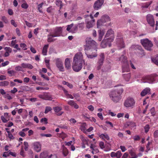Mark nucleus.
<instances>
[{"label":"nucleus","mask_w":158,"mask_h":158,"mask_svg":"<svg viewBox=\"0 0 158 158\" xmlns=\"http://www.w3.org/2000/svg\"><path fill=\"white\" fill-rule=\"evenodd\" d=\"M86 44L84 46L85 50L94 51L95 53L97 51V43L91 38H87L85 40Z\"/></svg>","instance_id":"obj_1"},{"label":"nucleus","mask_w":158,"mask_h":158,"mask_svg":"<svg viewBox=\"0 0 158 158\" xmlns=\"http://www.w3.org/2000/svg\"><path fill=\"white\" fill-rule=\"evenodd\" d=\"M119 60L123 64V72H128L129 71L128 63L126 56L122 55L119 58Z\"/></svg>","instance_id":"obj_2"},{"label":"nucleus","mask_w":158,"mask_h":158,"mask_svg":"<svg viewBox=\"0 0 158 158\" xmlns=\"http://www.w3.org/2000/svg\"><path fill=\"white\" fill-rule=\"evenodd\" d=\"M84 17L85 19L86 28L89 29L92 27L95 22V19H94L93 15L91 14L90 15H85Z\"/></svg>","instance_id":"obj_3"},{"label":"nucleus","mask_w":158,"mask_h":158,"mask_svg":"<svg viewBox=\"0 0 158 158\" xmlns=\"http://www.w3.org/2000/svg\"><path fill=\"white\" fill-rule=\"evenodd\" d=\"M141 43L145 49L148 51L151 50V48L153 46L152 42L148 39H145L141 40Z\"/></svg>","instance_id":"obj_4"},{"label":"nucleus","mask_w":158,"mask_h":158,"mask_svg":"<svg viewBox=\"0 0 158 158\" xmlns=\"http://www.w3.org/2000/svg\"><path fill=\"white\" fill-rule=\"evenodd\" d=\"M83 63L73 61L72 68L73 70L76 72H79L82 68Z\"/></svg>","instance_id":"obj_5"},{"label":"nucleus","mask_w":158,"mask_h":158,"mask_svg":"<svg viewBox=\"0 0 158 158\" xmlns=\"http://www.w3.org/2000/svg\"><path fill=\"white\" fill-rule=\"evenodd\" d=\"M134 100L132 98H128L125 101L124 103V106L127 107H132L135 104Z\"/></svg>","instance_id":"obj_6"},{"label":"nucleus","mask_w":158,"mask_h":158,"mask_svg":"<svg viewBox=\"0 0 158 158\" xmlns=\"http://www.w3.org/2000/svg\"><path fill=\"white\" fill-rule=\"evenodd\" d=\"M62 28L61 27H56L54 30L53 32H51L49 35L52 36L53 37L60 36L62 34Z\"/></svg>","instance_id":"obj_7"},{"label":"nucleus","mask_w":158,"mask_h":158,"mask_svg":"<svg viewBox=\"0 0 158 158\" xmlns=\"http://www.w3.org/2000/svg\"><path fill=\"white\" fill-rule=\"evenodd\" d=\"M114 40V38H108L106 39H103L102 41L101 45L102 48H104L106 47L108 45L109 47L111 46L110 43Z\"/></svg>","instance_id":"obj_8"},{"label":"nucleus","mask_w":158,"mask_h":158,"mask_svg":"<svg viewBox=\"0 0 158 158\" xmlns=\"http://www.w3.org/2000/svg\"><path fill=\"white\" fill-rule=\"evenodd\" d=\"M54 60L55 62L56 65L60 71H64V68L63 66V64L61 60L59 58H56Z\"/></svg>","instance_id":"obj_9"},{"label":"nucleus","mask_w":158,"mask_h":158,"mask_svg":"<svg viewBox=\"0 0 158 158\" xmlns=\"http://www.w3.org/2000/svg\"><path fill=\"white\" fill-rule=\"evenodd\" d=\"M73 61L83 63L85 62L82 53L81 52L77 53L73 57Z\"/></svg>","instance_id":"obj_10"},{"label":"nucleus","mask_w":158,"mask_h":158,"mask_svg":"<svg viewBox=\"0 0 158 158\" xmlns=\"http://www.w3.org/2000/svg\"><path fill=\"white\" fill-rule=\"evenodd\" d=\"M146 19L148 23L150 26L153 27L155 26V21L153 16L151 14H149L146 16Z\"/></svg>","instance_id":"obj_11"},{"label":"nucleus","mask_w":158,"mask_h":158,"mask_svg":"<svg viewBox=\"0 0 158 158\" xmlns=\"http://www.w3.org/2000/svg\"><path fill=\"white\" fill-rule=\"evenodd\" d=\"M104 2L103 0H97L94 2L93 8L94 10H97L101 8Z\"/></svg>","instance_id":"obj_12"},{"label":"nucleus","mask_w":158,"mask_h":158,"mask_svg":"<svg viewBox=\"0 0 158 158\" xmlns=\"http://www.w3.org/2000/svg\"><path fill=\"white\" fill-rule=\"evenodd\" d=\"M105 56L104 53H101L99 55V58L97 62V64L98 65V69L101 68V66L102 65Z\"/></svg>","instance_id":"obj_13"},{"label":"nucleus","mask_w":158,"mask_h":158,"mask_svg":"<svg viewBox=\"0 0 158 158\" xmlns=\"http://www.w3.org/2000/svg\"><path fill=\"white\" fill-rule=\"evenodd\" d=\"M85 51V52L86 55L89 58L92 59L94 57H96L97 56V55L96 54L97 52L94 53V51Z\"/></svg>","instance_id":"obj_14"},{"label":"nucleus","mask_w":158,"mask_h":158,"mask_svg":"<svg viewBox=\"0 0 158 158\" xmlns=\"http://www.w3.org/2000/svg\"><path fill=\"white\" fill-rule=\"evenodd\" d=\"M116 40L118 46V47L119 48V49L124 48L125 44L123 38H118Z\"/></svg>","instance_id":"obj_15"},{"label":"nucleus","mask_w":158,"mask_h":158,"mask_svg":"<svg viewBox=\"0 0 158 158\" xmlns=\"http://www.w3.org/2000/svg\"><path fill=\"white\" fill-rule=\"evenodd\" d=\"M34 149L37 152H40L41 150V146L40 143L35 142L33 143Z\"/></svg>","instance_id":"obj_16"},{"label":"nucleus","mask_w":158,"mask_h":158,"mask_svg":"<svg viewBox=\"0 0 158 158\" xmlns=\"http://www.w3.org/2000/svg\"><path fill=\"white\" fill-rule=\"evenodd\" d=\"M38 97L45 100H51L52 99V98L46 93H44L43 94H40L38 95Z\"/></svg>","instance_id":"obj_17"},{"label":"nucleus","mask_w":158,"mask_h":158,"mask_svg":"<svg viewBox=\"0 0 158 158\" xmlns=\"http://www.w3.org/2000/svg\"><path fill=\"white\" fill-rule=\"evenodd\" d=\"M150 93V89L149 88H146L143 89L141 93V96L143 97L147 94H149Z\"/></svg>","instance_id":"obj_18"},{"label":"nucleus","mask_w":158,"mask_h":158,"mask_svg":"<svg viewBox=\"0 0 158 158\" xmlns=\"http://www.w3.org/2000/svg\"><path fill=\"white\" fill-rule=\"evenodd\" d=\"M137 47L138 48V50L137 51L138 55L140 57L144 56L145 54L143 50L142 49L141 47L139 46H138Z\"/></svg>","instance_id":"obj_19"},{"label":"nucleus","mask_w":158,"mask_h":158,"mask_svg":"<svg viewBox=\"0 0 158 158\" xmlns=\"http://www.w3.org/2000/svg\"><path fill=\"white\" fill-rule=\"evenodd\" d=\"M118 95L117 94V92H116L115 90L112 92L110 94V98H113L114 97H115V101H118Z\"/></svg>","instance_id":"obj_20"},{"label":"nucleus","mask_w":158,"mask_h":158,"mask_svg":"<svg viewBox=\"0 0 158 158\" xmlns=\"http://www.w3.org/2000/svg\"><path fill=\"white\" fill-rule=\"evenodd\" d=\"M65 68L67 69H70L71 68V65L70 64V61L68 58L65 59L64 62Z\"/></svg>","instance_id":"obj_21"},{"label":"nucleus","mask_w":158,"mask_h":158,"mask_svg":"<svg viewBox=\"0 0 158 158\" xmlns=\"http://www.w3.org/2000/svg\"><path fill=\"white\" fill-rule=\"evenodd\" d=\"M22 67L23 68H27L29 69H32L33 68V66L30 64L23 63L21 64Z\"/></svg>","instance_id":"obj_22"},{"label":"nucleus","mask_w":158,"mask_h":158,"mask_svg":"<svg viewBox=\"0 0 158 158\" xmlns=\"http://www.w3.org/2000/svg\"><path fill=\"white\" fill-rule=\"evenodd\" d=\"M68 104L72 106H74L75 109H78L79 108L78 106L73 100H70L68 101Z\"/></svg>","instance_id":"obj_23"},{"label":"nucleus","mask_w":158,"mask_h":158,"mask_svg":"<svg viewBox=\"0 0 158 158\" xmlns=\"http://www.w3.org/2000/svg\"><path fill=\"white\" fill-rule=\"evenodd\" d=\"M101 19L104 23L110 21V17L108 15H103Z\"/></svg>","instance_id":"obj_24"},{"label":"nucleus","mask_w":158,"mask_h":158,"mask_svg":"<svg viewBox=\"0 0 158 158\" xmlns=\"http://www.w3.org/2000/svg\"><path fill=\"white\" fill-rule=\"evenodd\" d=\"M99 136L101 138L104 140H105V139L107 140H109L110 139V137L109 135L106 133L102 134L100 135Z\"/></svg>","instance_id":"obj_25"},{"label":"nucleus","mask_w":158,"mask_h":158,"mask_svg":"<svg viewBox=\"0 0 158 158\" xmlns=\"http://www.w3.org/2000/svg\"><path fill=\"white\" fill-rule=\"evenodd\" d=\"M62 152L63 155L64 156H66L68 154L69 151L67 148L65 147L64 145H63L62 146Z\"/></svg>","instance_id":"obj_26"},{"label":"nucleus","mask_w":158,"mask_h":158,"mask_svg":"<svg viewBox=\"0 0 158 158\" xmlns=\"http://www.w3.org/2000/svg\"><path fill=\"white\" fill-rule=\"evenodd\" d=\"M48 45L46 44L45 45L42 50V53L45 56L47 55V53L48 51Z\"/></svg>","instance_id":"obj_27"},{"label":"nucleus","mask_w":158,"mask_h":158,"mask_svg":"<svg viewBox=\"0 0 158 158\" xmlns=\"http://www.w3.org/2000/svg\"><path fill=\"white\" fill-rule=\"evenodd\" d=\"M55 3L56 6L60 7V9L62 7L63 4L60 0H55Z\"/></svg>","instance_id":"obj_28"},{"label":"nucleus","mask_w":158,"mask_h":158,"mask_svg":"<svg viewBox=\"0 0 158 158\" xmlns=\"http://www.w3.org/2000/svg\"><path fill=\"white\" fill-rule=\"evenodd\" d=\"M99 37L98 40L100 41L102 40V37L104 35V32L103 30H100L98 31Z\"/></svg>","instance_id":"obj_29"},{"label":"nucleus","mask_w":158,"mask_h":158,"mask_svg":"<svg viewBox=\"0 0 158 158\" xmlns=\"http://www.w3.org/2000/svg\"><path fill=\"white\" fill-rule=\"evenodd\" d=\"M152 2L151 1L150 2H147L142 4L141 7L142 8H148V6L152 3Z\"/></svg>","instance_id":"obj_30"},{"label":"nucleus","mask_w":158,"mask_h":158,"mask_svg":"<svg viewBox=\"0 0 158 158\" xmlns=\"http://www.w3.org/2000/svg\"><path fill=\"white\" fill-rule=\"evenodd\" d=\"M114 32L111 29H110V30H108L107 31L105 36H106V37H109V36H110V35H113L114 34ZM112 36H113V35L111 36V37H112L111 38H114V37H112Z\"/></svg>","instance_id":"obj_31"},{"label":"nucleus","mask_w":158,"mask_h":158,"mask_svg":"<svg viewBox=\"0 0 158 158\" xmlns=\"http://www.w3.org/2000/svg\"><path fill=\"white\" fill-rule=\"evenodd\" d=\"M48 156V152L47 151H44L41 153L40 158H46Z\"/></svg>","instance_id":"obj_32"},{"label":"nucleus","mask_w":158,"mask_h":158,"mask_svg":"<svg viewBox=\"0 0 158 158\" xmlns=\"http://www.w3.org/2000/svg\"><path fill=\"white\" fill-rule=\"evenodd\" d=\"M124 78L127 81H129L131 77V74L130 73L124 74L123 75Z\"/></svg>","instance_id":"obj_33"},{"label":"nucleus","mask_w":158,"mask_h":158,"mask_svg":"<svg viewBox=\"0 0 158 158\" xmlns=\"http://www.w3.org/2000/svg\"><path fill=\"white\" fill-rule=\"evenodd\" d=\"M9 82L7 81L0 82V86H6L9 85Z\"/></svg>","instance_id":"obj_34"},{"label":"nucleus","mask_w":158,"mask_h":158,"mask_svg":"<svg viewBox=\"0 0 158 158\" xmlns=\"http://www.w3.org/2000/svg\"><path fill=\"white\" fill-rule=\"evenodd\" d=\"M55 112L58 113L62 110V108L60 106L54 107L53 108Z\"/></svg>","instance_id":"obj_35"},{"label":"nucleus","mask_w":158,"mask_h":158,"mask_svg":"<svg viewBox=\"0 0 158 158\" xmlns=\"http://www.w3.org/2000/svg\"><path fill=\"white\" fill-rule=\"evenodd\" d=\"M50 35L51 33L48 35V38L47 39V41L49 42H53L55 41V40L52 39V37H53L52 36L49 35Z\"/></svg>","instance_id":"obj_36"},{"label":"nucleus","mask_w":158,"mask_h":158,"mask_svg":"<svg viewBox=\"0 0 158 158\" xmlns=\"http://www.w3.org/2000/svg\"><path fill=\"white\" fill-rule=\"evenodd\" d=\"M152 60L155 64L158 66V55L155 58H152Z\"/></svg>","instance_id":"obj_37"},{"label":"nucleus","mask_w":158,"mask_h":158,"mask_svg":"<svg viewBox=\"0 0 158 158\" xmlns=\"http://www.w3.org/2000/svg\"><path fill=\"white\" fill-rule=\"evenodd\" d=\"M131 156H132L131 158H137L138 156L132 150H131L129 152Z\"/></svg>","instance_id":"obj_38"},{"label":"nucleus","mask_w":158,"mask_h":158,"mask_svg":"<svg viewBox=\"0 0 158 158\" xmlns=\"http://www.w3.org/2000/svg\"><path fill=\"white\" fill-rule=\"evenodd\" d=\"M104 23L101 19L100 20H98L97 22V27L98 28L100 26L102 25Z\"/></svg>","instance_id":"obj_39"},{"label":"nucleus","mask_w":158,"mask_h":158,"mask_svg":"<svg viewBox=\"0 0 158 158\" xmlns=\"http://www.w3.org/2000/svg\"><path fill=\"white\" fill-rule=\"evenodd\" d=\"M77 26L80 30H82L84 27V23H79L77 25Z\"/></svg>","instance_id":"obj_40"},{"label":"nucleus","mask_w":158,"mask_h":158,"mask_svg":"<svg viewBox=\"0 0 158 158\" xmlns=\"http://www.w3.org/2000/svg\"><path fill=\"white\" fill-rule=\"evenodd\" d=\"M43 4V2H42L38 5V10L40 13H43L42 10L40 9L42 8Z\"/></svg>","instance_id":"obj_41"},{"label":"nucleus","mask_w":158,"mask_h":158,"mask_svg":"<svg viewBox=\"0 0 158 158\" xmlns=\"http://www.w3.org/2000/svg\"><path fill=\"white\" fill-rule=\"evenodd\" d=\"M116 92H117V94L118 95H120L123 92V88H121L119 89H117L116 90H115Z\"/></svg>","instance_id":"obj_42"},{"label":"nucleus","mask_w":158,"mask_h":158,"mask_svg":"<svg viewBox=\"0 0 158 158\" xmlns=\"http://www.w3.org/2000/svg\"><path fill=\"white\" fill-rule=\"evenodd\" d=\"M22 66H17L15 67V70L18 71H23V69Z\"/></svg>","instance_id":"obj_43"},{"label":"nucleus","mask_w":158,"mask_h":158,"mask_svg":"<svg viewBox=\"0 0 158 158\" xmlns=\"http://www.w3.org/2000/svg\"><path fill=\"white\" fill-rule=\"evenodd\" d=\"M8 135V137L10 139H15V137L12 135L10 133V131H7Z\"/></svg>","instance_id":"obj_44"},{"label":"nucleus","mask_w":158,"mask_h":158,"mask_svg":"<svg viewBox=\"0 0 158 158\" xmlns=\"http://www.w3.org/2000/svg\"><path fill=\"white\" fill-rule=\"evenodd\" d=\"M1 118L2 122L4 123H6L8 121V120H9V119L8 120H7V118H6L5 117H4V116H3V115L1 116Z\"/></svg>","instance_id":"obj_45"},{"label":"nucleus","mask_w":158,"mask_h":158,"mask_svg":"<svg viewBox=\"0 0 158 158\" xmlns=\"http://www.w3.org/2000/svg\"><path fill=\"white\" fill-rule=\"evenodd\" d=\"M52 109L49 106H47L46 107V109L45 110L44 113L45 114H47L49 111H51Z\"/></svg>","instance_id":"obj_46"},{"label":"nucleus","mask_w":158,"mask_h":158,"mask_svg":"<svg viewBox=\"0 0 158 158\" xmlns=\"http://www.w3.org/2000/svg\"><path fill=\"white\" fill-rule=\"evenodd\" d=\"M7 73L8 74L10 75V76H12L13 75H14L15 73V72L14 70H12L8 71Z\"/></svg>","instance_id":"obj_47"},{"label":"nucleus","mask_w":158,"mask_h":158,"mask_svg":"<svg viewBox=\"0 0 158 158\" xmlns=\"http://www.w3.org/2000/svg\"><path fill=\"white\" fill-rule=\"evenodd\" d=\"M116 158H120L122 155V153L120 151H118L116 152Z\"/></svg>","instance_id":"obj_48"},{"label":"nucleus","mask_w":158,"mask_h":158,"mask_svg":"<svg viewBox=\"0 0 158 158\" xmlns=\"http://www.w3.org/2000/svg\"><path fill=\"white\" fill-rule=\"evenodd\" d=\"M149 128H150V127H149V125L147 124L146 125H145V126L144 127V128L145 132L146 133H147L148 131Z\"/></svg>","instance_id":"obj_49"},{"label":"nucleus","mask_w":158,"mask_h":158,"mask_svg":"<svg viewBox=\"0 0 158 158\" xmlns=\"http://www.w3.org/2000/svg\"><path fill=\"white\" fill-rule=\"evenodd\" d=\"M24 149L26 151L27 150L28 147V143L27 142H24Z\"/></svg>","instance_id":"obj_50"},{"label":"nucleus","mask_w":158,"mask_h":158,"mask_svg":"<svg viewBox=\"0 0 158 158\" xmlns=\"http://www.w3.org/2000/svg\"><path fill=\"white\" fill-rule=\"evenodd\" d=\"M5 50L9 53H11L12 52V49L9 47H6L4 48Z\"/></svg>","instance_id":"obj_51"},{"label":"nucleus","mask_w":158,"mask_h":158,"mask_svg":"<svg viewBox=\"0 0 158 158\" xmlns=\"http://www.w3.org/2000/svg\"><path fill=\"white\" fill-rule=\"evenodd\" d=\"M53 10V9L52 7V6H50L47 8V11L48 13H51L52 12Z\"/></svg>","instance_id":"obj_52"},{"label":"nucleus","mask_w":158,"mask_h":158,"mask_svg":"<svg viewBox=\"0 0 158 158\" xmlns=\"http://www.w3.org/2000/svg\"><path fill=\"white\" fill-rule=\"evenodd\" d=\"M133 138L135 141H138L140 139V137L138 135H135Z\"/></svg>","instance_id":"obj_53"},{"label":"nucleus","mask_w":158,"mask_h":158,"mask_svg":"<svg viewBox=\"0 0 158 158\" xmlns=\"http://www.w3.org/2000/svg\"><path fill=\"white\" fill-rule=\"evenodd\" d=\"M67 137V135L64 133V132H62L61 134V137L62 139H64L65 138Z\"/></svg>","instance_id":"obj_54"},{"label":"nucleus","mask_w":158,"mask_h":158,"mask_svg":"<svg viewBox=\"0 0 158 158\" xmlns=\"http://www.w3.org/2000/svg\"><path fill=\"white\" fill-rule=\"evenodd\" d=\"M40 73V75L44 79L47 80V81H48L49 80V78L48 77L45 76V75L41 73Z\"/></svg>","instance_id":"obj_55"},{"label":"nucleus","mask_w":158,"mask_h":158,"mask_svg":"<svg viewBox=\"0 0 158 158\" xmlns=\"http://www.w3.org/2000/svg\"><path fill=\"white\" fill-rule=\"evenodd\" d=\"M21 7L23 8L26 9L28 7V5L26 3H24L22 4Z\"/></svg>","instance_id":"obj_56"},{"label":"nucleus","mask_w":158,"mask_h":158,"mask_svg":"<svg viewBox=\"0 0 158 158\" xmlns=\"http://www.w3.org/2000/svg\"><path fill=\"white\" fill-rule=\"evenodd\" d=\"M99 145L101 148L102 149L104 148H105L104 144L103 142L101 141L99 143Z\"/></svg>","instance_id":"obj_57"},{"label":"nucleus","mask_w":158,"mask_h":158,"mask_svg":"<svg viewBox=\"0 0 158 158\" xmlns=\"http://www.w3.org/2000/svg\"><path fill=\"white\" fill-rule=\"evenodd\" d=\"M40 122L41 123L44 122L45 124H47L48 123L47 119L45 118H42L40 120Z\"/></svg>","instance_id":"obj_58"},{"label":"nucleus","mask_w":158,"mask_h":158,"mask_svg":"<svg viewBox=\"0 0 158 158\" xmlns=\"http://www.w3.org/2000/svg\"><path fill=\"white\" fill-rule=\"evenodd\" d=\"M20 154L23 157H25L26 156L24 153V151L22 148L21 149V150L20 152Z\"/></svg>","instance_id":"obj_59"},{"label":"nucleus","mask_w":158,"mask_h":158,"mask_svg":"<svg viewBox=\"0 0 158 158\" xmlns=\"http://www.w3.org/2000/svg\"><path fill=\"white\" fill-rule=\"evenodd\" d=\"M2 20L5 23H8V21L5 16L2 17Z\"/></svg>","instance_id":"obj_60"},{"label":"nucleus","mask_w":158,"mask_h":158,"mask_svg":"<svg viewBox=\"0 0 158 158\" xmlns=\"http://www.w3.org/2000/svg\"><path fill=\"white\" fill-rule=\"evenodd\" d=\"M154 136L155 138L158 139V130H156L154 132Z\"/></svg>","instance_id":"obj_61"},{"label":"nucleus","mask_w":158,"mask_h":158,"mask_svg":"<svg viewBox=\"0 0 158 158\" xmlns=\"http://www.w3.org/2000/svg\"><path fill=\"white\" fill-rule=\"evenodd\" d=\"M19 134L21 137H24L26 135V134L24 132L22 131H20L19 133Z\"/></svg>","instance_id":"obj_62"},{"label":"nucleus","mask_w":158,"mask_h":158,"mask_svg":"<svg viewBox=\"0 0 158 158\" xmlns=\"http://www.w3.org/2000/svg\"><path fill=\"white\" fill-rule=\"evenodd\" d=\"M17 91L18 90L15 87H14L13 90H11L10 91V93L12 94H14L17 92Z\"/></svg>","instance_id":"obj_63"},{"label":"nucleus","mask_w":158,"mask_h":158,"mask_svg":"<svg viewBox=\"0 0 158 158\" xmlns=\"http://www.w3.org/2000/svg\"><path fill=\"white\" fill-rule=\"evenodd\" d=\"M73 24H71L67 26V27L66 28V30L68 31H69L71 28L73 27Z\"/></svg>","instance_id":"obj_64"}]
</instances>
